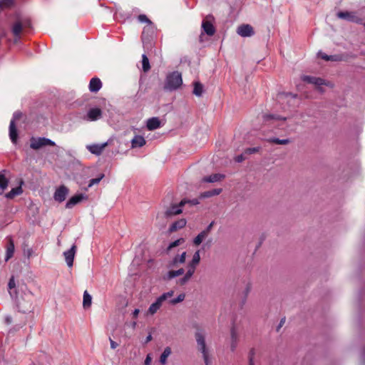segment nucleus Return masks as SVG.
<instances>
[{"mask_svg":"<svg viewBox=\"0 0 365 365\" xmlns=\"http://www.w3.org/2000/svg\"><path fill=\"white\" fill-rule=\"evenodd\" d=\"M31 26V20L27 16L19 13L16 14L10 25L11 31L14 37V42L17 43L21 38L22 31Z\"/></svg>","mask_w":365,"mask_h":365,"instance_id":"obj_1","label":"nucleus"},{"mask_svg":"<svg viewBox=\"0 0 365 365\" xmlns=\"http://www.w3.org/2000/svg\"><path fill=\"white\" fill-rule=\"evenodd\" d=\"M182 83V75L178 71L169 73L165 82L164 88L167 91H175L180 87Z\"/></svg>","mask_w":365,"mask_h":365,"instance_id":"obj_2","label":"nucleus"},{"mask_svg":"<svg viewBox=\"0 0 365 365\" xmlns=\"http://www.w3.org/2000/svg\"><path fill=\"white\" fill-rule=\"evenodd\" d=\"M200 261V251H196L193 256L192 260L187 264V270L185 274L182 278L180 279V284H185L187 283L192 276L194 274L195 272L196 267L198 265Z\"/></svg>","mask_w":365,"mask_h":365,"instance_id":"obj_3","label":"nucleus"},{"mask_svg":"<svg viewBox=\"0 0 365 365\" xmlns=\"http://www.w3.org/2000/svg\"><path fill=\"white\" fill-rule=\"evenodd\" d=\"M196 342L199 351L201 352L205 365H208L210 363L209 360V352L206 346L205 336L202 330H197L195 334Z\"/></svg>","mask_w":365,"mask_h":365,"instance_id":"obj_4","label":"nucleus"},{"mask_svg":"<svg viewBox=\"0 0 365 365\" xmlns=\"http://www.w3.org/2000/svg\"><path fill=\"white\" fill-rule=\"evenodd\" d=\"M287 120V119L286 118H282L278 115H264V121L267 124L281 130H285L288 127Z\"/></svg>","mask_w":365,"mask_h":365,"instance_id":"obj_5","label":"nucleus"},{"mask_svg":"<svg viewBox=\"0 0 365 365\" xmlns=\"http://www.w3.org/2000/svg\"><path fill=\"white\" fill-rule=\"evenodd\" d=\"M174 294L173 291H169L168 292H165L162 294L160 297H158L156 300L150 304L149 307L147 314L153 315L155 314L161 307L163 303L172 297Z\"/></svg>","mask_w":365,"mask_h":365,"instance_id":"obj_6","label":"nucleus"},{"mask_svg":"<svg viewBox=\"0 0 365 365\" xmlns=\"http://www.w3.org/2000/svg\"><path fill=\"white\" fill-rule=\"evenodd\" d=\"M33 295L29 292L24 294L21 299H18L17 305L19 310L24 313L30 312L32 309Z\"/></svg>","mask_w":365,"mask_h":365,"instance_id":"obj_7","label":"nucleus"},{"mask_svg":"<svg viewBox=\"0 0 365 365\" xmlns=\"http://www.w3.org/2000/svg\"><path fill=\"white\" fill-rule=\"evenodd\" d=\"M55 143L46 138H31L30 147L34 150H38L43 146H54Z\"/></svg>","mask_w":365,"mask_h":365,"instance_id":"obj_8","label":"nucleus"},{"mask_svg":"<svg viewBox=\"0 0 365 365\" xmlns=\"http://www.w3.org/2000/svg\"><path fill=\"white\" fill-rule=\"evenodd\" d=\"M214 17L212 15H207L202 22V29L208 36H212L215 33V28L213 26Z\"/></svg>","mask_w":365,"mask_h":365,"instance_id":"obj_9","label":"nucleus"},{"mask_svg":"<svg viewBox=\"0 0 365 365\" xmlns=\"http://www.w3.org/2000/svg\"><path fill=\"white\" fill-rule=\"evenodd\" d=\"M21 116V113L16 112L13 115L9 125V138L14 144L17 143L18 133L15 126V121L19 120Z\"/></svg>","mask_w":365,"mask_h":365,"instance_id":"obj_10","label":"nucleus"},{"mask_svg":"<svg viewBox=\"0 0 365 365\" xmlns=\"http://www.w3.org/2000/svg\"><path fill=\"white\" fill-rule=\"evenodd\" d=\"M339 19L346 20L351 22L361 23V19L354 11H339L336 14Z\"/></svg>","mask_w":365,"mask_h":365,"instance_id":"obj_11","label":"nucleus"},{"mask_svg":"<svg viewBox=\"0 0 365 365\" xmlns=\"http://www.w3.org/2000/svg\"><path fill=\"white\" fill-rule=\"evenodd\" d=\"M155 26L153 23L149 25H146L143 28L142 33V41L143 43L150 41L155 34Z\"/></svg>","mask_w":365,"mask_h":365,"instance_id":"obj_12","label":"nucleus"},{"mask_svg":"<svg viewBox=\"0 0 365 365\" xmlns=\"http://www.w3.org/2000/svg\"><path fill=\"white\" fill-rule=\"evenodd\" d=\"M237 34L242 37H250L254 35L253 27L250 24H242L237 29Z\"/></svg>","mask_w":365,"mask_h":365,"instance_id":"obj_13","label":"nucleus"},{"mask_svg":"<svg viewBox=\"0 0 365 365\" xmlns=\"http://www.w3.org/2000/svg\"><path fill=\"white\" fill-rule=\"evenodd\" d=\"M68 192V189L65 185H61L56 190L53 195V198L56 201L62 202L66 200Z\"/></svg>","mask_w":365,"mask_h":365,"instance_id":"obj_14","label":"nucleus"},{"mask_svg":"<svg viewBox=\"0 0 365 365\" xmlns=\"http://www.w3.org/2000/svg\"><path fill=\"white\" fill-rule=\"evenodd\" d=\"M187 201L185 200H181L178 205H173L165 211L166 217H171L175 215H178L182 212V206L187 203Z\"/></svg>","mask_w":365,"mask_h":365,"instance_id":"obj_15","label":"nucleus"},{"mask_svg":"<svg viewBox=\"0 0 365 365\" xmlns=\"http://www.w3.org/2000/svg\"><path fill=\"white\" fill-rule=\"evenodd\" d=\"M102 112L100 108H93L88 110L86 115L83 117V119L87 121H95L101 118Z\"/></svg>","mask_w":365,"mask_h":365,"instance_id":"obj_16","label":"nucleus"},{"mask_svg":"<svg viewBox=\"0 0 365 365\" xmlns=\"http://www.w3.org/2000/svg\"><path fill=\"white\" fill-rule=\"evenodd\" d=\"M108 143L109 142L108 141L101 144L88 145H86V148L92 154L100 155Z\"/></svg>","mask_w":365,"mask_h":365,"instance_id":"obj_17","label":"nucleus"},{"mask_svg":"<svg viewBox=\"0 0 365 365\" xmlns=\"http://www.w3.org/2000/svg\"><path fill=\"white\" fill-rule=\"evenodd\" d=\"M76 252V246L73 245L69 250L63 252V256L68 267H71Z\"/></svg>","mask_w":365,"mask_h":365,"instance_id":"obj_18","label":"nucleus"},{"mask_svg":"<svg viewBox=\"0 0 365 365\" xmlns=\"http://www.w3.org/2000/svg\"><path fill=\"white\" fill-rule=\"evenodd\" d=\"M87 198V196L84 194H78L72 196L66 202V207L67 209L73 208L76 205L81 202L82 200Z\"/></svg>","mask_w":365,"mask_h":365,"instance_id":"obj_19","label":"nucleus"},{"mask_svg":"<svg viewBox=\"0 0 365 365\" xmlns=\"http://www.w3.org/2000/svg\"><path fill=\"white\" fill-rule=\"evenodd\" d=\"M186 252H182L180 255H175L168 264L169 267H177L179 264L185 263L186 259Z\"/></svg>","mask_w":365,"mask_h":365,"instance_id":"obj_20","label":"nucleus"},{"mask_svg":"<svg viewBox=\"0 0 365 365\" xmlns=\"http://www.w3.org/2000/svg\"><path fill=\"white\" fill-rule=\"evenodd\" d=\"M302 80L304 82L314 84L316 86H322L325 84V81L324 79L315 76H302Z\"/></svg>","mask_w":365,"mask_h":365,"instance_id":"obj_21","label":"nucleus"},{"mask_svg":"<svg viewBox=\"0 0 365 365\" xmlns=\"http://www.w3.org/2000/svg\"><path fill=\"white\" fill-rule=\"evenodd\" d=\"M102 87V83L98 78H93L89 83V90L92 93L98 92Z\"/></svg>","mask_w":365,"mask_h":365,"instance_id":"obj_22","label":"nucleus"},{"mask_svg":"<svg viewBox=\"0 0 365 365\" xmlns=\"http://www.w3.org/2000/svg\"><path fill=\"white\" fill-rule=\"evenodd\" d=\"M161 123L158 118L153 117L147 120L146 126L149 130H153L160 127Z\"/></svg>","mask_w":365,"mask_h":365,"instance_id":"obj_23","label":"nucleus"},{"mask_svg":"<svg viewBox=\"0 0 365 365\" xmlns=\"http://www.w3.org/2000/svg\"><path fill=\"white\" fill-rule=\"evenodd\" d=\"M145 138L141 135H135L131 140V147L133 148H141L145 144Z\"/></svg>","mask_w":365,"mask_h":365,"instance_id":"obj_24","label":"nucleus"},{"mask_svg":"<svg viewBox=\"0 0 365 365\" xmlns=\"http://www.w3.org/2000/svg\"><path fill=\"white\" fill-rule=\"evenodd\" d=\"M225 178V175L220 173L212 174L209 176H206L203 178L202 182H215L220 181L222 179Z\"/></svg>","mask_w":365,"mask_h":365,"instance_id":"obj_25","label":"nucleus"},{"mask_svg":"<svg viewBox=\"0 0 365 365\" xmlns=\"http://www.w3.org/2000/svg\"><path fill=\"white\" fill-rule=\"evenodd\" d=\"M231 335V344H230V349L233 351L235 350L237 345V341H238V334L235 329V327H232L230 331Z\"/></svg>","mask_w":365,"mask_h":365,"instance_id":"obj_26","label":"nucleus"},{"mask_svg":"<svg viewBox=\"0 0 365 365\" xmlns=\"http://www.w3.org/2000/svg\"><path fill=\"white\" fill-rule=\"evenodd\" d=\"M185 272L184 269L180 268L178 270H170L168 272V273L164 276V279L165 280H170L173 278L177 277L178 276H180L183 274Z\"/></svg>","mask_w":365,"mask_h":365,"instance_id":"obj_27","label":"nucleus"},{"mask_svg":"<svg viewBox=\"0 0 365 365\" xmlns=\"http://www.w3.org/2000/svg\"><path fill=\"white\" fill-rule=\"evenodd\" d=\"M186 225V220L185 219H180L179 220H177L174 222L170 227L169 231L170 232H175L179 229H181L184 227Z\"/></svg>","mask_w":365,"mask_h":365,"instance_id":"obj_28","label":"nucleus"},{"mask_svg":"<svg viewBox=\"0 0 365 365\" xmlns=\"http://www.w3.org/2000/svg\"><path fill=\"white\" fill-rule=\"evenodd\" d=\"M193 94L197 97L202 96V93H204L203 85L199 81H195L193 83Z\"/></svg>","mask_w":365,"mask_h":365,"instance_id":"obj_29","label":"nucleus"},{"mask_svg":"<svg viewBox=\"0 0 365 365\" xmlns=\"http://www.w3.org/2000/svg\"><path fill=\"white\" fill-rule=\"evenodd\" d=\"M5 170L0 172V195H1L8 186L9 181L4 175Z\"/></svg>","mask_w":365,"mask_h":365,"instance_id":"obj_30","label":"nucleus"},{"mask_svg":"<svg viewBox=\"0 0 365 365\" xmlns=\"http://www.w3.org/2000/svg\"><path fill=\"white\" fill-rule=\"evenodd\" d=\"M92 303V297L91 295L87 292L85 291L83 292V307L84 309H88L91 306Z\"/></svg>","mask_w":365,"mask_h":365,"instance_id":"obj_31","label":"nucleus"},{"mask_svg":"<svg viewBox=\"0 0 365 365\" xmlns=\"http://www.w3.org/2000/svg\"><path fill=\"white\" fill-rule=\"evenodd\" d=\"M14 252V244L12 240H9V243L6 248V253L5 257V260L8 261L13 256Z\"/></svg>","mask_w":365,"mask_h":365,"instance_id":"obj_32","label":"nucleus"},{"mask_svg":"<svg viewBox=\"0 0 365 365\" xmlns=\"http://www.w3.org/2000/svg\"><path fill=\"white\" fill-rule=\"evenodd\" d=\"M221 192H222L221 188H216V189H213L212 190H208V191L204 192L203 193L201 194V197L203 198L210 197H212L214 195H218L219 194L221 193Z\"/></svg>","mask_w":365,"mask_h":365,"instance_id":"obj_33","label":"nucleus"},{"mask_svg":"<svg viewBox=\"0 0 365 365\" xmlns=\"http://www.w3.org/2000/svg\"><path fill=\"white\" fill-rule=\"evenodd\" d=\"M207 237V235L203 230L199 233L193 240V244L196 246L200 245L202 242Z\"/></svg>","mask_w":365,"mask_h":365,"instance_id":"obj_34","label":"nucleus"},{"mask_svg":"<svg viewBox=\"0 0 365 365\" xmlns=\"http://www.w3.org/2000/svg\"><path fill=\"white\" fill-rule=\"evenodd\" d=\"M170 354H171V349L169 346L165 348L163 352L160 355V362L162 364H165L166 361H167V359L170 355Z\"/></svg>","mask_w":365,"mask_h":365,"instance_id":"obj_35","label":"nucleus"},{"mask_svg":"<svg viewBox=\"0 0 365 365\" xmlns=\"http://www.w3.org/2000/svg\"><path fill=\"white\" fill-rule=\"evenodd\" d=\"M21 192H22V188H21V186L20 185L19 187L12 188L10 192L6 193V197L7 198H13L14 197L21 194Z\"/></svg>","mask_w":365,"mask_h":365,"instance_id":"obj_36","label":"nucleus"},{"mask_svg":"<svg viewBox=\"0 0 365 365\" xmlns=\"http://www.w3.org/2000/svg\"><path fill=\"white\" fill-rule=\"evenodd\" d=\"M185 294L182 293V294H179L176 298L170 297L168 300L170 304L174 305V304H176L178 303L182 302L185 299Z\"/></svg>","mask_w":365,"mask_h":365,"instance_id":"obj_37","label":"nucleus"},{"mask_svg":"<svg viewBox=\"0 0 365 365\" xmlns=\"http://www.w3.org/2000/svg\"><path fill=\"white\" fill-rule=\"evenodd\" d=\"M185 242V239L181 237V238H179L176 240H175L174 242L170 243V245H168V248H167V251L169 252L170 250H171L173 248L177 247V246H179L180 245L182 244Z\"/></svg>","mask_w":365,"mask_h":365,"instance_id":"obj_38","label":"nucleus"},{"mask_svg":"<svg viewBox=\"0 0 365 365\" xmlns=\"http://www.w3.org/2000/svg\"><path fill=\"white\" fill-rule=\"evenodd\" d=\"M268 141L278 145H286L289 143V139H279L277 138H269Z\"/></svg>","mask_w":365,"mask_h":365,"instance_id":"obj_39","label":"nucleus"},{"mask_svg":"<svg viewBox=\"0 0 365 365\" xmlns=\"http://www.w3.org/2000/svg\"><path fill=\"white\" fill-rule=\"evenodd\" d=\"M104 178V174L101 173L99 175V176L96 178H93L89 181V183L88 185V187L86 189V190H88L89 187H91L93 185L98 184L100 181Z\"/></svg>","mask_w":365,"mask_h":365,"instance_id":"obj_40","label":"nucleus"},{"mask_svg":"<svg viewBox=\"0 0 365 365\" xmlns=\"http://www.w3.org/2000/svg\"><path fill=\"white\" fill-rule=\"evenodd\" d=\"M142 64H143V69L144 71H148L150 66L149 63V60L145 54H143L142 56Z\"/></svg>","mask_w":365,"mask_h":365,"instance_id":"obj_41","label":"nucleus"},{"mask_svg":"<svg viewBox=\"0 0 365 365\" xmlns=\"http://www.w3.org/2000/svg\"><path fill=\"white\" fill-rule=\"evenodd\" d=\"M13 4V0H0V9L9 8Z\"/></svg>","mask_w":365,"mask_h":365,"instance_id":"obj_42","label":"nucleus"},{"mask_svg":"<svg viewBox=\"0 0 365 365\" xmlns=\"http://www.w3.org/2000/svg\"><path fill=\"white\" fill-rule=\"evenodd\" d=\"M138 20L140 22V23H145L147 25H149L150 24H152V21L147 17L146 15L145 14H140L138 16Z\"/></svg>","mask_w":365,"mask_h":365,"instance_id":"obj_43","label":"nucleus"},{"mask_svg":"<svg viewBox=\"0 0 365 365\" xmlns=\"http://www.w3.org/2000/svg\"><path fill=\"white\" fill-rule=\"evenodd\" d=\"M319 56H320L322 58H323L326 61H336L337 60V57L336 56H328L322 52L319 53Z\"/></svg>","mask_w":365,"mask_h":365,"instance_id":"obj_44","label":"nucleus"},{"mask_svg":"<svg viewBox=\"0 0 365 365\" xmlns=\"http://www.w3.org/2000/svg\"><path fill=\"white\" fill-rule=\"evenodd\" d=\"M15 287H16V282H15V280H14V277H11L10 278L9 284H8L9 289L11 290L13 288H14Z\"/></svg>","mask_w":365,"mask_h":365,"instance_id":"obj_45","label":"nucleus"},{"mask_svg":"<svg viewBox=\"0 0 365 365\" xmlns=\"http://www.w3.org/2000/svg\"><path fill=\"white\" fill-rule=\"evenodd\" d=\"M254 355H255V351H254V349H252L250 352L249 365H255L254 364Z\"/></svg>","mask_w":365,"mask_h":365,"instance_id":"obj_46","label":"nucleus"},{"mask_svg":"<svg viewBox=\"0 0 365 365\" xmlns=\"http://www.w3.org/2000/svg\"><path fill=\"white\" fill-rule=\"evenodd\" d=\"M259 150V147L247 148L245 151L246 153L252 154L258 152Z\"/></svg>","mask_w":365,"mask_h":365,"instance_id":"obj_47","label":"nucleus"},{"mask_svg":"<svg viewBox=\"0 0 365 365\" xmlns=\"http://www.w3.org/2000/svg\"><path fill=\"white\" fill-rule=\"evenodd\" d=\"M109 341H110V348L112 349H115V348L118 347V344L116 343L115 341H114L111 338H109Z\"/></svg>","mask_w":365,"mask_h":365,"instance_id":"obj_48","label":"nucleus"},{"mask_svg":"<svg viewBox=\"0 0 365 365\" xmlns=\"http://www.w3.org/2000/svg\"><path fill=\"white\" fill-rule=\"evenodd\" d=\"M151 361H152L151 356H150V354H148L145 359L144 364L145 365H150Z\"/></svg>","mask_w":365,"mask_h":365,"instance_id":"obj_49","label":"nucleus"},{"mask_svg":"<svg viewBox=\"0 0 365 365\" xmlns=\"http://www.w3.org/2000/svg\"><path fill=\"white\" fill-rule=\"evenodd\" d=\"M213 225H214V222H211V223L207 226V227L205 230H203L204 232H206V234H207V235H208L209 232H210V230H211V229H212V227Z\"/></svg>","mask_w":365,"mask_h":365,"instance_id":"obj_50","label":"nucleus"},{"mask_svg":"<svg viewBox=\"0 0 365 365\" xmlns=\"http://www.w3.org/2000/svg\"><path fill=\"white\" fill-rule=\"evenodd\" d=\"M139 312H140V310L138 309H134L132 313L133 317L136 319L139 314Z\"/></svg>","mask_w":365,"mask_h":365,"instance_id":"obj_51","label":"nucleus"},{"mask_svg":"<svg viewBox=\"0 0 365 365\" xmlns=\"http://www.w3.org/2000/svg\"><path fill=\"white\" fill-rule=\"evenodd\" d=\"M235 160L237 163H241L244 160V156L242 155H240L235 158Z\"/></svg>","mask_w":365,"mask_h":365,"instance_id":"obj_52","label":"nucleus"},{"mask_svg":"<svg viewBox=\"0 0 365 365\" xmlns=\"http://www.w3.org/2000/svg\"><path fill=\"white\" fill-rule=\"evenodd\" d=\"M151 339H152V336H151V334H150L146 337L145 343L149 342L150 341H151Z\"/></svg>","mask_w":365,"mask_h":365,"instance_id":"obj_53","label":"nucleus"},{"mask_svg":"<svg viewBox=\"0 0 365 365\" xmlns=\"http://www.w3.org/2000/svg\"><path fill=\"white\" fill-rule=\"evenodd\" d=\"M11 317H6V322L7 324H11Z\"/></svg>","mask_w":365,"mask_h":365,"instance_id":"obj_54","label":"nucleus"},{"mask_svg":"<svg viewBox=\"0 0 365 365\" xmlns=\"http://www.w3.org/2000/svg\"><path fill=\"white\" fill-rule=\"evenodd\" d=\"M284 322H285V319L284 318L282 319L281 321H280V323H279L278 329L279 327H281Z\"/></svg>","mask_w":365,"mask_h":365,"instance_id":"obj_55","label":"nucleus"},{"mask_svg":"<svg viewBox=\"0 0 365 365\" xmlns=\"http://www.w3.org/2000/svg\"><path fill=\"white\" fill-rule=\"evenodd\" d=\"M361 358H362L363 362L365 364V350L363 351V353L361 354Z\"/></svg>","mask_w":365,"mask_h":365,"instance_id":"obj_56","label":"nucleus"},{"mask_svg":"<svg viewBox=\"0 0 365 365\" xmlns=\"http://www.w3.org/2000/svg\"><path fill=\"white\" fill-rule=\"evenodd\" d=\"M284 95H285L287 97H288V96H292V97L294 98V97L296 96L295 95H292V93H286V94H284Z\"/></svg>","mask_w":365,"mask_h":365,"instance_id":"obj_57","label":"nucleus"},{"mask_svg":"<svg viewBox=\"0 0 365 365\" xmlns=\"http://www.w3.org/2000/svg\"><path fill=\"white\" fill-rule=\"evenodd\" d=\"M9 294H10L11 297H13V293L11 291H9Z\"/></svg>","mask_w":365,"mask_h":365,"instance_id":"obj_58","label":"nucleus"},{"mask_svg":"<svg viewBox=\"0 0 365 365\" xmlns=\"http://www.w3.org/2000/svg\"><path fill=\"white\" fill-rule=\"evenodd\" d=\"M193 204H197V201L195 200V202H193Z\"/></svg>","mask_w":365,"mask_h":365,"instance_id":"obj_59","label":"nucleus"},{"mask_svg":"<svg viewBox=\"0 0 365 365\" xmlns=\"http://www.w3.org/2000/svg\"><path fill=\"white\" fill-rule=\"evenodd\" d=\"M136 325V322H133V326L135 327Z\"/></svg>","mask_w":365,"mask_h":365,"instance_id":"obj_60","label":"nucleus"}]
</instances>
